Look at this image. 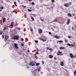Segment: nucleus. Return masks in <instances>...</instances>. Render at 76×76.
Here are the masks:
<instances>
[{"label": "nucleus", "mask_w": 76, "mask_h": 76, "mask_svg": "<svg viewBox=\"0 0 76 76\" xmlns=\"http://www.w3.org/2000/svg\"><path fill=\"white\" fill-rule=\"evenodd\" d=\"M19 36L18 35H15L12 37V39L14 40H18L19 39Z\"/></svg>", "instance_id": "obj_1"}, {"label": "nucleus", "mask_w": 76, "mask_h": 76, "mask_svg": "<svg viewBox=\"0 0 76 76\" xmlns=\"http://www.w3.org/2000/svg\"><path fill=\"white\" fill-rule=\"evenodd\" d=\"M71 4V3L65 4L64 5V6H65V7H70L69 4Z\"/></svg>", "instance_id": "obj_2"}, {"label": "nucleus", "mask_w": 76, "mask_h": 76, "mask_svg": "<svg viewBox=\"0 0 76 76\" xmlns=\"http://www.w3.org/2000/svg\"><path fill=\"white\" fill-rule=\"evenodd\" d=\"M59 54H60V55L61 56H63V54H62V52L60 51H58V53H57V56H60Z\"/></svg>", "instance_id": "obj_3"}, {"label": "nucleus", "mask_w": 76, "mask_h": 76, "mask_svg": "<svg viewBox=\"0 0 76 76\" xmlns=\"http://www.w3.org/2000/svg\"><path fill=\"white\" fill-rule=\"evenodd\" d=\"M38 32L39 34H42V30L41 28L38 29Z\"/></svg>", "instance_id": "obj_4"}, {"label": "nucleus", "mask_w": 76, "mask_h": 76, "mask_svg": "<svg viewBox=\"0 0 76 76\" xmlns=\"http://www.w3.org/2000/svg\"><path fill=\"white\" fill-rule=\"evenodd\" d=\"M8 39H9V37L7 36L6 35L4 38L5 40V41H7V40H8Z\"/></svg>", "instance_id": "obj_5"}, {"label": "nucleus", "mask_w": 76, "mask_h": 76, "mask_svg": "<svg viewBox=\"0 0 76 76\" xmlns=\"http://www.w3.org/2000/svg\"><path fill=\"white\" fill-rule=\"evenodd\" d=\"M70 57L72 58H73L75 57V56L73 55L72 53H70L69 54Z\"/></svg>", "instance_id": "obj_6"}, {"label": "nucleus", "mask_w": 76, "mask_h": 76, "mask_svg": "<svg viewBox=\"0 0 76 76\" xmlns=\"http://www.w3.org/2000/svg\"><path fill=\"white\" fill-rule=\"evenodd\" d=\"M67 22L66 23V24L67 25H69V23H70V19H68L67 20Z\"/></svg>", "instance_id": "obj_7"}, {"label": "nucleus", "mask_w": 76, "mask_h": 76, "mask_svg": "<svg viewBox=\"0 0 76 76\" xmlns=\"http://www.w3.org/2000/svg\"><path fill=\"white\" fill-rule=\"evenodd\" d=\"M60 65L61 66H64V61H61L60 63Z\"/></svg>", "instance_id": "obj_8"}, {"label": "nucleus", "mask_w": 76, "mask_h": 76, "mask_svg": "<svg viewBox=\"0 0 76 76\" xmlns=\"http://www.w3.org/2000/svg\"><path fill=\"white\" fill-rule=\"evenodd\" d=\"M49 58H53V55H50L48 56Z\"/></svg>", "instance_id": "obj_9"}, {"label": "nucleus", "mask_w": 76, "mask_h": 76, "mask_svg": "<svg viewBox=\"0 0 76 76\" xmlns=\"http://www.w3.org/2000/svg\"><path fill=\"white\" fill-rule=\"evenodd\" d=\"M18 44L15 43L14 44V46L15 48H18Z\"/></svg>", "instance_id": "obj_10"}, {"label": "nucleus", "mask_w": 76, "mask_h": 76, "mask_svg": "<svg viewBox=\"0 0 76 76\" xmlns=\"http://www.w3.org/2000/svg\"><path fill=\"white\" fill-rule=\"evenodd\" d=\"M2 20L3 23H4V22H6V19L5 18H3L2 19Z\"/></svg>", "instance_id": "obj_11"}, {"label": "nucleus", "mask_w": 76, "mask_h": 76, "mask_svg": "<svg viewBox=\"0 0 76 76\" xmlns=\"http://www.w3.org/2000/svg\"><path fill=\"white\" fill-rule=\"evenodd\" d=\"M54 37L56 39H59L60 38V36H55Z\"/></svg>", "instance_id": "obj_12"}, {"label": "nucleus", "mask_w": 76, "mask_h": 76, "mask_svg": "<svg viewBox=\"0 0 76 76\" xmlns=\"http://www.w3.org/2000/svg\"><path fill=\"white\" fill-rule=\"evenodd\" d=\"M10 26H13V22L12 21L11 22Z\"/></svg>", "instance_id": "obj_13"}, {"label": "nucleus", "mask_w": 76, "mask_h": 76, "mask_svg": "<svg viewBox=\"0 0 76 76\" xmlns=\"http://www.w3.org/2000/svg\"><path fill=\"white\" fill-rule=\"evenodd\" d=\"M40 40L42 41H46V40L45 39H43L42 38L40 39Z\"/></svg>", "instance_id": "obj_14"}, {"label": "nucleus", "mask_w": 76, "mask_h": 76, "mask_svg": "<svg viewBox=\"0 0 76 76\" xmlns=\"http://www.w3.org/2000/svg\"><path fill=\"white\" fill-rule=\"evenodd\" d=\"M47 50H50V51H52V49H51V48H50H50H47Z\"/></svg>", "instance_id": "obj_15"}, {"label": "nucleus", "mask_w": 76, "mask_h": 76, "mask_svg": "<svg viewBox=\"0 0 76 76\" xmlns=\"http://www.w3.org/2000/svg\"><path fill=\"white\" fill-rule=\"evenodd\" d=\"M31 18L32 20H34V17H33L31 16Z\"/></svg>", "instance_id": "obj_16"}, {"label": "nucleus", "mask_w": 76, "mask_h": 76, "mask_svg": "<svg viewBox=\"0 0 76 76\" xmlns=\"http://www.w3.org/2000/svg\"><path fill=\"white\" fill-rule=\"evenodd\" d=\"M58 41L59 43H62V42H63L62 40Z\"/></svg>", "instance_id": "obj_17"}, {"label": "nucleus", "mask_w": 76, "mask_h": 76, "mask_svg": "<svg viewBox=\"0 0 76 76\" xmlns=\"http://www.w3.org/2000/svg\"><path fill=\"white\" fill-rule=\"evenodd\" d=\"M67 16H69V17H72V15L70 14V13H69L67 15Z\"/></svg>", "instance_id": "obj_18"}, {"label": "nucleus", "mask_w": 76, "mask_h": 76, "mask_svg": "<svg viewBox=\"0 0 76 76\" xmlns=\"http://www.w3.org/2000/svg\"><path fill=\"white\" fill-rule=\"evenodd\" d=\"M14 4L15 7H17V5H16V1L14 2Z\"/></svg>", "instance_id": "obj_19"}, {"label": "nucleus", "mask_w": 76, "mask_h": 76, "mask_svg": "<svg viewBox=\"0 0 76 76\" xmlns=\"http://www.w3.org/2000/svg\"><path fill=\"white\" fill-rule=\"evenodd\" d=\"M27 10L28 11V12H32V10H31V9H28Z\"/></svg>", "instance_id": "obj_20"}, {"label": "nucleus", "mask_w": 76, "mask_h": 76, "mask_svg": "<svg viewBox=\"0 0 76 76\" xmlns=\"http://www.w3.org/2000/svg\"><path fill=\"white\" fill-rule=\"evenodd\" d=\"M67 45L69 46V47H71V45L69 43L67 44Z\"/></svg>", "instance_id": "obj_21"}, {"label": "nucleus", "mask_w": 76, "mask_h": 76, "mask_svg": "<svg viewBox=\"0 0 76 76\" xmlns=\"http://www.w3.org/2000/svg\"><path fill=\"white\" fill-rule=\"evenodd\" d=\"M33 63V61L31 62V63H30V65H32Z\"/></svg>", "instance_id": "obj_22"}, {"label": "nucleus", "mask_w": 76, "mask_h": 76, "mask_svg": "<svg viewBox=\"0 0 76 76\" xmlns=\"http://www.w3.org/2000/svg\"><path fill=\"white\" fill-rule=\"evenodd\" d=\"M35 42H36V43L37 44L38 43V41L37 40H35Z\"/></svg>", "instance_id": "obj_23"}, {"label": "nucleus", "mask_w": 76, "mask_h": 76, "mask_svg": "<svg viewBox=\"0 0 76 76\" xmlns=\"http://www.w3.org/2000/svg\"><path fill=\"white\" fill-rule=\"evenodd\" d=\"M2 38H4V34L2 35Z\"/></svg>", "instance_id": "obj_24"}, {"label": "nucleus", "mask_w": 76, "mask_h": 76, "mask_svg": "<svg viewBox=\"0 0 76 76\" xmlns=\"http://www.w3.org/2000/svg\"><path fill=\"white\" fill-rule=\"evenodd\" d=\"M36 66H39V63H37L36 64Z\"/></svg>", "instance_id": "obj_25"}, {"label": "nucleus", "mask_w": 76, "mask_h": 76, "mask_svg": "<svg viewBox=\"0 0 76 76\" xmlns=\"http://www.w3.org/2000/svg\"><path fill=\"white\" fill-rule=\"evenodd\" d=\"M51 2L52 3H54L55 1H54V0H51Z\"/></svg>", "instance_id": "obj_26"}, {"label": "nucleus", "mask_w": 76, "mask_h": 76, "mask_svg": "<svg viewBox=\"0 0 76 76\" xmlns=\"http://www.w3.org/2000/svg\"><path fill=\"white\" fill-rule=\"evenodd\" d=\"M0 9H1L3 10L4 9V7H1V8H0Z\"/></svg>", "instance_id": "obj_27"}, {"label": "nucleus", "mask_w": 76, "mask_h": 76, "mask_svg": "<svg viewBox=\"0 0 76 76\" xmlns=\"http://www.w3.org/2000/svg\"><path fill=\"white\" fill-rule=\"evenodd\" d=\"M21 46H22V47H23V46H24V44H23V43H22L21 44Z\"/></svg>", "instance_id": "obj_28"}, {"label": "nucleus", "mask_w": 76, "mask_h": 76, "mask_svg": "<svg viewBox=\"0 0 76 76\" xmlns=\"http://www.w3.org/2000/svg\"><path fill=\"white\" fill-rule=\"evenodd\" d=\"M6 27H4V28L3 29V31H5V30H6Z\"/></svg>", "instance_id": "obj_29"}, {"label": "nucleus", "mask_w": 76, "mask_h": 76, "mask_svg": "<svg viewBox=\"0 0 76 76\" xmlns=\"http://www.w3.org/2000/svg\"><path fill=\"white\" fill-rule=\"evenodd\" d=\"M57 19H55L54 20V22H57Z\"/></svg>", "instance_id": "obj_30"}, {"label": "nucleus", "mask_w": 76, "mask_h": 76, "mask_svg": "<svg viewBox=\"0 0 76 76\" xmlns=\"http://www.w3.org/2000/svg\"><path fill=\"white\" fill-rule=\"evenodd\" d=\"M60 50H64V48H60Z\"/></svg>", "instance_id": "obj_31"}, {"label": "nucleus", "mask_w": 76, "mask_h": 76, "mask_svg": "<svg viewBox=\"0 0 76 76\" xmlns=\"http://www.w3.org/2000/svg\"><path fill=\"white\" fill-rule=\"evenodd\" d=\"M30 31L32 32V31H33V29H32V28H30Z\"/></svg>", "instance_id": "obj_32"}, {"label": "nucleus", "mask_w": 76, "mask_h": 76, "mask_svg": "<svg viewBox=\"0 0 76 76\" xmlns=\"http://www.w3.org/2000/svg\"><path fill=\"white\" fill-rule=\"evenodd\" d=\"M38 54V52H36V55H37V54Z\"/></svg>", "instance_id": "obj_33"}, {"label": "nucleus", "mask_w": 76, "mask_h": 76, "mask_svg": "<svg viewBox=\"0 0 76 76\" xmlns=\"http://www.w3.org/2000/svg\"><path fill=\"white\" fill-rule=\"evenodd\" d=\"M32 5H34V4H35V3L34 2H32Z\"/></svg>", "instance_id": "obj_34"}, {"label": "nucleus", "mask_w": 76, "mask_h": 76, "mask_svg": "<svg viewBox=\"0 0 76 76\" xmlns=\"http://www.w3.org/2000/svg\"><path fill=\"white\" fill-rule=\"evenodd\" d=\"M35 64H32V66H34L35 65Z\"/></svg>", "instance_id": "obj_35"}, {"label": "nucleus", "mask_w": 76, "mask_h": 76, "mask_svg": "<svg viewBox=\"0 0 76 76\" xmlns=\"http://www.w3.org/2000/svg\"><path fill=\"white\" fill-rule=\"evenodd\" d=\"M37 52H39V50H38V49H36Z\"/></svg>", "instance_id": "obj_36"}, {"label": "nucleus", "mask_w": 76, "mask_h": 76, "mask_svg": "<svg viewBox=\"0 0 76 76\" xmlns=\"http://www.w3.org/2000/svg\"><path fill=\"white\" fill-rule=\"evenodd\" d=\"M38 72H39L40 71V68H39L38 69Z\"/></svg>", "instance_id": "obj_37"}, {"label": "nucleus", "mask_w": 76, "mask_h": 76, "mask_svg": "<svg viewBox=\"0 0 76 76\" xmlns=\"http://www.w3.org/2000/svg\"><path fill=\"white\" fill-rule=\"evenodd\" d=\"M54 60H57V58H56V57H54Z\"/></svg>", "instance_id": "obj_38"}, {"label": "nucleus", "mask_w": 76, "mask_h": 76, "mask_svg": "<svg viewBox=\"0 0 76 76\" xmlns=\"http://www.w3.org/2000/svg\"><path fill=\"white\" fill-rule=\"evenodd\" d=\"M68 38H69V39L71 38V37H70V36H68Z\"/></svg>", "instance_id": "obj_39"}, {"label": "nucleus", "mask_w": 76, "mask_h": 76, "mask_svg": "<svg viewBox=\"0 0 76 76\" xmlns=\"http://www.w3.org/2000/svg\"><path fill=\"white\" fill-rule=\"evenodd\" d=\"M21 41H23V38H21Z\"/></svg>", "instance_id": "obj_40"}, {"label": "nucleus", "mask_w": 76, "mask_h": 76, "mask_svg": "<svg viewBox=\"0 0 76 76\" xmlns=\"http://www.w3.org/2000/svg\"><path fill=\"white\" fill-rule=\"evenodd\" d=\"M71 46L72 47H74V45H73V44H71Z\"/></svg>", "instance_id": "obj_41"}, {"label": "nucleus", "mask_w": 76, "mask_h": 76, "mask_svg": "<svg viewBox=\"0 0 76 76\" xmlns=\"http://www.w3.org/2000/svg\"><path fill=\"white\" fill-rule=\"evenodd\" d=\"M18 31H19V30H20V28H18Z\"/></svg>", "instance_id": "obj_42"}, {"label": "nucleus", "mask_w": 76, "mask_h": 76, "mask_svg": "<svg viewBox=\"0 0 76 76\" xmlns=\"http://www.w3.org/2000/svg\"><path fill=\"white\" fill-rule=\"evenodd\" d=\"M49 34H50V35H51V32H49Z\"/></svg>", "instance_id": "obj_43"}, {"label": "nucleus", "mask_w": 76, "mask_h": 76, "mask_svg": "<svg viewBox=\"0 0 76 76\" xmlns=\"http://www.w3.org/2000/svg\"><path fill=\"white\" fill-rule=\"evenodd\" d=\"M0 35H2V32H0Z\"/></svg>", "instance_id": "obj_44"}, {"label": "nucleus", "mask_w": 76, "mask_h": 76, "mask_svg": "<svg viewBox=\"0 0 76 76\" xmlns=\"http://www.w3.org/2000/svg\"><path fill=\"white\" fill-rule=\"evenodd\" d=\"M65 41L66 42H67V40H65Z\"/></svg>", "instance_id": "obj_45"}, {"label": "nucleus", "mask_w": 76, "mask_h": 76, "mask_svg": "<svg viewBox=\"0 0 76 76\" xmlns=\"http://www.w3.org/2000/svg\"><path fill=\"white\" fill-rule=\"evenodd\" d=\"M27 51H28V53H30V52L28 50H27Z\"/></svg>", "instance_id": "obj_46"}, {"label": "nucleus", "mask_w": 76, "mask_h": 76, "mask_svg": "<svg viewBox=\"0 0 76 76\" xmlns=\"http://www.w3.org/2000/svg\"><path fill=\"white\" fill-rule=\"evenodd\" d=\"M28 1H31L32 0H28Z\"/></svg>", "instance_id": "obj_47"}, {"label": "nucleus", "mask_w": 76, "mask_h": 76, "mask_svg": "<svg viewBox=\"0 0 76 76\" xmlns=\"http://www.w3.org/2000/svg\"><path fill=\"white\" fill-rule=\"evenodd\" d=\"M72 15H73V16H75V14H73Z\"/></svg>", "instance_id": "obj_48"}, {"label": "nucleus", "mask_w": 76, "mask_h": 76, "mask_svg": "<svg viewBox=\"0 0 76 76\" xmlns=\"http://www.w3.org/2000/svg\"><path fill=\"white\" fill-rule=\"evenodd\" d=\"M1 11H2V10H0V12H1Z\"/></svg>", "instance_id": "obj_49"}, {"label": "nucleus", "mask_w": 76, "mask_h": 76, "mask_svg": "<svg viewBox=\"0 0 76 76\" xmlns=\"http://www.w3.org/2000/svg\"><path fill=\"white\" fill-rule=\"evenodd\" d=\"M42 63H44V61H42Z\"/></svg>", "instance_id": "obj_50"}, {"label": "nucleus", "mask_w": 76, "mask_h": 76, "mask_svg": "<svg viewBox=\"0 0 76 76\" xmlns=\"http://www.w3.org/2000/svg\"><path fill=\"white\" fill-rule=\"evenodd\" d=\"M42 20V21H44V20Z\"/></svg>", "instance_id": "obj_51"}, {"label": "nucleus", "mask_w": 76, "mask_h": 76, "mask_svg": "<svg viewBox=\"0 0 76 76\" xmlns=\"http://www.w3.org/2000/svg\"><path fill=\"white\" fill-rule=\"evenodd\" d=\"M17 48V49H19L18 48Z\"/></svg>", "instance_id": "obj_52"}, {"label": "nucleus", "mask_w": 76, "mask_h": 76, "mask_svg": "<svg viewBox=\"0 0 76 76\" xmlns=\"http://www.w3.org/2000/svg\"><path fill=\"white\" fill-rule=\"evenodd\" d=\"M60 48H64V47H61Z\"/></svg>", "instance_id": "obj_53"}, {"label": "nucleus", "mask_w": 76, "mask_h": 76, "mask_svg": "<svg viewBox=\"0 0 76 76\" xmlns=\"http://www.w3.org/2000/svg\"><path fill=\"white\" fill-rule=\"evenodd\" d=\"M75 56V57H76V55H75V56Z\"/></svg>", "instance_id": "obj_54"}, {"label": "nucleus", "mask_w": 76, "mask_h": 76, "mask_svg": "<svg viewBox=\"0 0 76 76\" xmlns=\"http://www.w3.org/2000/svg\"><path fill=\"white\" fill-rule=\"evenodd\" d=\"M35 64H36L37 63V62H35Z\"/></svg>", "instance_id": "obj_55"}, {"label": "nucleus", "mask_w": 76, "mask_h": 76, "mask_svg": "<svg viewBox=\"0 0 76 76\" xmlns=\"http://www.w3.org/2000/svg\"><path fill=\"white\" fill-rule=\"evenodd\" d=\"M72 29H73V27H72Z\"/></svg>", "instance_id": "obj_56"}, {"label": "nucleus", "mask_w": 76, "mask_h": 76, "mask_svg": "<svg viewBox=\"0 0 76 76\" xmlns=\"http://www.w3.org/2000/svg\"><path fill=\"white\" fill-rule=\"evenodd\" d=\"M41 59V58H39V59Z\"/></svg>", "instance_id": "obj_57"}, {"label": "nucleus", "mask_w": 76, "mask_h": 76, "mask_svg": "<svg viewBox=\"0 0 76 76\" xmlns=\"http://www.w3.org/2000/svg\"><path fill=\"white\" fill-rule=\"evenodd\" d=\"M18 0V1H19V0Z\"/></svg>", "instance_id": "obj_58"}, {"label": "nucleus", "mask_w": 76, "mask_h": 76, "mask_svg": "<svg viewBox=\"0 0 76 76\" xmlns=\"http://www.w3.org/2000/svg\"><path fill=\"white\" fill-rule=\"evenodd\" d=\"M56 47H57V46H56Z\"/></svg>", "instance_id": "obj_59"}]
</instances>
